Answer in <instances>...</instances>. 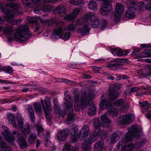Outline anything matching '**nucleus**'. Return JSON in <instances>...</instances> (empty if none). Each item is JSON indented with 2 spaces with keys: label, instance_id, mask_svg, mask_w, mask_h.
Returning a JSON list of instances; mask_svg holds the SVG:
<instances>
[{
  "label": "nucleus",
  "instance_id": "f257e3e1",
  "mask_svg": "<svg viewBox=\"0 0 151 151\" xmlns=\"http://www.w3.org/2000/svg\"><path fill=\"white\" fill-rule=\"evenodd\" d=\"M92 96L91 94L85 92L82 94L79 100V95L77 93H75L74 102L75 110L79 111L81 109H84L89 106L88 110V115L92 116L94 114L96 110L94 104L91 101Z\"/></svg>",
  "mask_w": 151,
  "mask_h": 151
},
{
  "label": "nucleus",
  "instance_id": "f03ea898",
  "mask_svg": "<svg viewBox=\"0 0 151 151\" xmlns=\"http://www.w3.org/2000/svg\"><path fill=\"white\" fill-rule=\"evenodd\" d=\"M31 35L27 26L25 25L17 29L14 35V39L20 42L26 41Z\"/></svg>",
  "mask_w": 151,
  "mask_h": 151
},
{
  "label": "nucleus",
  "instance_id": "7ed1b4c3",
  "mask_svg": "<svg viewBox=\"0 0 151 151\" xmlns=\"http://www.w3.org/2000/svg\"><path fill=\"white\" fill-rule=\"evenodd\" d=\"M41 103L47 120L48 121H50L52 119L50 111L52 110L50 101L47 98L44 100L42 99Z\"/></svg>",
  "mask_w": 151,
  "mask_h": 151
},
{
  "label": "nucleus",
  "instance_id": "20e7f679",
  "mask_svg": "<svg viewBox=\"0 0 151 151\" xmlns=\"http://www.w3.org/2000/svg\"><path fill=\"white\" fill-rule=\"evenodd\" d=\"M109 113H110L109 112L108 113H106L101 116V118L102 121L101 123V124L99 121L93 123L95 129L100 133H101V131H103L104 127H107L108 124L111 122L110 120L107 116V114Z\"/></svg>",
  "mask_w": 151,
  "mask_h": 151
},
{
  "label": "nucleus",
  "instance_id": "39448f33",
  "mask_svg": "<svg viewBox=\"0 0 151 151\" xmlns=\"http://www.w3.org/2000/svg\"><path fill=\"white\" fill-rule=\"evenodd\" d=\"M15 15L14 10H7L4 12L3 17L6 19V20L8 23L12 25L19 24L21 21L20 19H14L13 18Z\"/></svg>",
  "mask_w": 151,
  "mask_h": 151
},
{
  "label": "nucleus",
  "instance_id": "423d86ee",
  "mask_svg": "<svg viewBox=\"0 0 151 151\" xmlns=\"http://www.w3.org/2000/svg\"><path fill=\"white\" fill-rule=\"evenodd\" d=\"M102 3L100 12L103 15H106L113 9L112 0H100Z\"/></svg>",
  "mask_w": 151,
  "mask_h": 151
},
{
  "label": "nucleus",
  "instance_id": "0eeeda50",
  "mask_svg": "<svg viewBox=\"0 0 151 151\" xmlns=\"http://www.w3.org/2000/svg\"><path fill=\"white\" fill-rule=\"evenodd\" d=\"M101 98V100L99 103L100 108L102 109H106L110 114H111L114 109L112 105L107 99L104 97V95H102Z\"/></svg>",
  "mask_w": 151,
  "mask_h": 151
},
{
  "label": "nucleus",
  "instance_id": "6e6552de",
  "mask_svg": "<svg viewBox=\"0 0 151 151\" xmlns=\"http://www.w3.org/2000/svg\"><path fill=\"white\" fill-rule=\"evenodd\" d=\"M2 128L4 130V131L2 132V135L8 142L13 145L15 141L14 137L11 134L9 129L7 127L3 125L2 127Z\"/></svg>",
  "mask_w": 151,
  "mask_h": 151
},
{
  "label": "nucleus",
  "instance_id": "1a4fd4ad",
  "mask_svg": "<svg viewBox=\"0 0 151 151\" xmlns=\"http://www.w3.org/2000/svg\"><path fill=\"white\" fill-rule=\"evenodd\" d=\"M84 19L86 20H91V24L93 28H97L99 27V21L98 18L96 17L93 13H88L84 16Z\"/></svg>",
  "mask_w": 151,
  "mask_h": 151
},
{
  "label": "nucleus",
  "instance_id": "9d476101",
  "mask_svg": "<svg viewBox=\"0 0 151 151\" xmlns=\"http://www.w3.org/2000/svg\"><path fill=\"white\" fill-rule=\"evenodd\" d=\"M115 12L114 14V20L116 22L119 21L122 14L123 13L124 7V6L120 3H116L115 7Z\"/></svg>",
  "mask_w": 151,
  "mask_h": 151
},
{
  "label": "nucleus",
  "instance_id": "9b49d317",
  "mask_svg": "<svg viewBox=\"0 0 151 151\" xmlns=\"http://www.w3.org/2000/svg\"><path fill=\"white\" fill-rule=\"evenodd\" d=\"M134 119V116L132 114H129L121 116L118 118V120L120 124H127L132 122Z\"/></svg>",
  "mask_w": 151,
  "mask_h": 151
},
{
  "label": "nucleus",
  "instance_id": "f8f14e48",
  "mask_svg": "<svg viewBox=\"0 0 151 151\" xmlns=\"http://www.w3.org/2000/svg\"><path fill=\"white\" fill-rule=\"evenodd\" d=\"M128 131L134 137L139 138L141 134V131L139 128L138 125L134 124L132 125L128 129Z\"/></svg>",
  "mask_w": 151,
  "mask_h": 151
},
{
  "label": "nucleus",
  "instance_id": "ddd939ff",
  "mask_svg": "<svg viewBox=\"0 0 151 151\" xmlns=\"http://www.w3.org/2000/svg\"><path fill=\"white\" fill-rule=\"evenodd\" d=\"M41 0H22V3L24 6L30 8L37 6L40 3Z\"/></svg>",
  "mask_w": 151,
  "mask_h": 151
},
{
  "label": "nucleus",
  "instance_id": "4468645a",
  "mask_svg": "<svg viewBox=\"0 0 151 151\" xmlns=\"http://www.w3.org/2000/svg\"><path fill=\"white\" fill-rule=\"evenodd\" d=\"M17 141L20 148L24 149L27 147V143L22 134L18 133L17 136Z\"/></svg>",
  "mask_w": 151,
  "mask_h": 151
},
{
  "label": "nucleus",
  "instance_id": "2eb2a0df",
  "mask_svg": "<svg viewBox=\"0 0 151 151\" xmlns=\"http://www.w3.org/2000/svg\"><path fill=\"white\" fill-rule=\"evenodd\" d=\"M69 133V130L63 129L57 133V139L60 141H63L66 139Z\"/></svg>",
  "mask_w": 151,
  "mask_h": 151
},
{
  "label": "nucleus",
  "instance_id": "dca6fc26",
  "mask_svg": "<svg viewBox=\"0 0 151 151\" xmlns=\"http://www.w3.org/2000/svg\"><path fill=\"white\" fill-rule=\"evenodd\" d=\"M89 127L88 125L84 126L81 130L80 139L83 141L86 139L89 133Z\"/></svg>",
  "mask_w": 151,
  "mask_h": 151
},
{
  "label": "nucleus",
  "instance_id": "f3484780",
  "mask_svg": "<svg viewBox=\"0 0 151 151\" xmlns=\"http://www.w3.org/2000/svg\"><path fill=\"white\" fill-rule=\"evenodd\" d=\"M99 134L98 132H93V134L90 135L88 140L86 142V143L88 145H91L96 141L99 138Z\"/></svg>",
  "mask_w": 151,
  "mask_h": 151
},
{
  "label": "nucleus",
  "instance_id": "a211bd4d",
  "mask_svg": "<svg viewBox=\"0 0 151 151\" xmlns=\"http://www.w3.org/2000/svg\"><path fill=\"white\" fill-rule=\"evenodd\" d=\"M63 33V29L62 28L56 29L53 31L51 38L53 39H57L59 37L61 38V35Z\"/></svg>",
  "mask_w": 151,
  "mask_h": 151
},
{
  "label": "nucleus",
  "instance_id": "6ab92c4d",
  "mask_svg": "<svg viewBox=\"0 0 151 151\" xmlns=\"http://www.w3.org/2000/svg\"><path fill=\"white\" fill-rule=\"evenodd\" d=\"M27 109L29 112L28 114L32 122L34 123L35 122V117L34 114L35 111L32 106L30 105H28Z\"/></svg>",
  "mask_w": 151,
  "mask_h": 151
},
{
  "label": "nucleus",
  "instance_id": "aec40b11",
  "mask_svg": "<svg viewBox=\"0 0 151 151\" xmlns=\"http://www.w3.org/2000/svg\"><path fill=\"white\" fill-rule=\"evenodd\" d=\"M19 129L21 132L24 134L27 135L31 132V128L29 123L25 124L22 127H20Z\"/></svg>",
  "mask_w": 151,
  "mask_h": 151
},
{
  "label": "nucleus",
  "instance_id": "412c9836",
  "mask_svg": "<svg viewBox=\"0 0 151 151\" xmlns=\"http://www.w3.org/2000/svg\"><path fill=\"white\" fill-rule=\"evenodd\" d=\"M89 28L86 26H84L81 28H79L77 30L78 33H80L82 36H85L89 34Z\"/></svg>",
  "mask_w": 151,
  "mask_h": 151
},
{
  "label": "nucleus",
  "instance_id": "4be33fe9",
  "mask_svg": "<svg viewBox=\"0 0 151 151\" xmlns=\"http://www.w3.org/2000/svg\"><path fill=\"white\" fill-rule=\"evenodd\" d=\"M68 113V115L66 122L68 124H70L74 122L76 117V114L70 111Z\"/></svg>",
  "mask_w": 151,
  "mask_h": 151
},
{
  "label": "nucleus",
  "instance_id": "5701e85b",
  "mask_svg": "<svg viewBox=\"0 0 151 151\" xmlns=\"http://www.w3.org/2000/svg\"><path fill=\"white\" fill-rule=\"evenodd\" d=\"M7 119L9 121L10 124L13 125L14 127H17V125L16 124L15 117L13 114L9 113L7 114Z\"/></svg>",
  "mask_w": 151,
  "mask_h": 151
},
{
  "label": "nucleus",
  "instance_id": "b1692460",
  "mask_svg": "<svg viewBox=\"0 0 151 151\" xmlns=\"http://www.w3.org/2000/svg\"><path fill=\"white\" fill-rule=\"evenodd\" d=\"M104 141L102 140L100 142L97 141L94 146L95 151H102L103 148Z\"/></svg>",
  "mask_w": 151,
  "mask_h": 151
},
{
  "label": "nucleus",
  "instance_id": "393cba45",
  "mask_svg": "<svg viewBox=\"0 0 151 151\" xmlns=\"http://www.w3.org/2000/svg\"><path fill=\"white\" fill-rule=\"evenodd\" d=\"M80 12V10L78 8L75 9L73 12L67 16V19L69 20H71L75 19L77 16Z\"/></svg>",
  "mask_w": 151,
  "mask_h": 151
},
{
  "label": "nucleus",
  "instance_id": "a878e982",
  "mask_svg": "<svg viewBox=\"0 0 151 151\" xmlns=\"http://www.w3.org/2000/svg\"><path fill=\"white\" fill-rule=\"evenodd\" d=\"M15 30L16 28L13 26H7L4 29L3 32L9 35H11Z\"/></svg>",
  "mask_w": 151,
  "mask_h": 151
},
{
  "label": "nucleus",
  "instance_id": "bb28decb",
  "mask_svg": "<svg viewBox=\"0 0 151 151\" xmlns=\"http://www.w3.org/2000/svg\"><path fill=\"white\" fill-rule=\"evenodd\" d=\"M54 108L56 114H59L60 112V110L58 99L56 98L53 99Z\"/></svg>",
  "mask_w": 151,
  "mask_h": 151
},
{
  "label": "nucleus",
  "instance_id": "cd10ccee",
  "mask_svg": "<svg viewBox=\"0 0 151 151\" xmlns=\"http://www.w3.org/2000/svg\"><path fill=\"white\" fill-rule=\"evenodd\" d=\"M119 95V93L113 90L111 91L109 93V99L113 101L117 98Z\"/></svg>",
  "mask_w": 151,
  "mask_h": 151
},
{
  "label": "nucleus",
  "instance_id": "c85d7f7f",
  "mask_svg": "<svg viewBox=\"0 0 151 151\" xmlns=\"http://www.w3.org/2000/svg\"><path fill=\"white\" fill-rule=\"evenodd\" d=\"M0 146L2 150L4 151H12V148L8 146L6 143L3 141L0 142Z\"/></svg>",
  "mask_w": 151,
  "mask_h": 151
},
{
  "label": "nucleus",
  "instance_id": "c756f323",
  "mask_svg": "<svg viewBox=\"0 0 151 151\" xmlns=\"http://www.w3.org/2000/svg\"><path fill=\"white\" fill-rule=\"evenodd\" d=\"M37 139V135H36V134L31 133L29 134L28 142V143L30 144H34L35 142V140Z\"/></svg>",
  "mask_w": 151,
  "mask_h": 151
},
{
  "label": "nucleus",
  "instance_id": "7c9ffc66",
  "mask_svg": "<svg viewBox=\"0 0 151 151\" xmlns=\"http://www.w3.org/2000/svg\"><path fill=\"white\" fill-rule=\"evenodd\" d=\"M134 137L130 133V132L128 131V132L125 134V138L124 139H122L123 142L125 144L127 142L131 141L132 139V137Z\"/></svg>",
  "mask_w": 151,
  "mask_h": 151
},
{
  "label": "nucleus",
  "instance_id": "2f4dec72",
  "mask_svg": "<svg viewBox=\"0 0 151 151\" xmlns=\"http://www.w3.org/2000/svg\"><path fill=\"white\" fill-rule=\"evenodd\" d=\"M134 146V144L132 143L124 145L122 149V151H132Z\"/></svg>",
  "mask_w": 151,
  "mask_h": 151
},
{
  "label": "nucleus",
  "instance_id": "473e14b6",
  "mask_svg": "<svg viewBox=\"0 0 151 151\" xmlns=\"http://www.w3.org/2000/svg\"><path fill=\"white\" fill-rule=\"evenodd\" d=\"M119 139V136L117 132H114L112 134L111 142L112 144L116 143Z\"/></svg>",
  "mask_w": 151,
  "mask_h": 151
},
{
  "label": "nucleus",
  "instance_id": "72a5a7b5",
  "mask_svg": "<svg viewBox=\"0 0 151 151\" xmlns=\"http://www.w3.org/2000/svg\"><path fill=\"white\" fill-rule=\"evenodd\" d=\"M113 51L116 52L118 56H121L123 55H125L127 53L126 51H122L121 49L118 48H115L113 49Z\"/></svg>",
  "mask_w": 151,
  "mask_h": 151
},
{
  "label": "nucleus",
  "instance_id": "f704fd0d",
  "mask_svg": "<svg viewBox=\"0 0 151 151\" xmlns=\"http://www.w3.org/2000/svg\"><path fill=\"white\" fill-rule=\"evenodd\" d=\"M65 9L63 6H59L56 8L55 14H59L65 12Z\"/></svg>",
  "mask_w": 151,
  "mask_h": 151
},
{
  "label": "nucleus",
  "instance_id": "c9c22d12",
  "mask_svg": "<svg viewBox=\"0 0 151 151\" xmlns=\"http://www.w3.org/2000/svg\"><path fill=\"white\" fill-rule=\"evenodd\" d=\"M88 8L91 10H95L97 9L96 3L94 1H91L88 4Z\"/></svg>",
  "mask_w": 151,
  "mask_h": 151
},
{
  "label": "nucleus",
  "instance_id": "e433bc0d",
  "mask_svg": "<svg viewBox=\"0 0 151 151\" xmlns=\"http://www.w3.org/2000/svg\"><path fill=\"white\" fill-rule=\"evenodd\" d=\"M36 129L38 132V134L40 136V137H43L44 135L43 128L41 126L38 125L36 127Z\"/></svg>",
  "mask_w": 151,
  "mask_h": 151
},
{
  "label": "nucleus",
  "instance_id": "4c0bfd02",
  "mask_svg": "<svg viewBox=\"0 0 151 151\" xmlns=\"http://www.w3.org/2000/svg\"><path fill=\"white\" fill-rule=\"evenodd\" d=\"M135 17V13H133L132 12H129L127 11L125 14L124 17L126 19H129L133 18Z\"/></svg>",
  "mask_w": 151,
  "mask_h": 151
},
{
  "label": "nucleus",
  "instance_id": "58836bf2",
  "mask_svg": "<svg viewBox=\"0 0 151 151\" xmlns=\"http://www.w3.org/2000/svg\"><path fill=\"white\" fill-rule=\"evenodd\" d=\"M124 102V100L123 99H120L116 101L113 104L115 106H120L123 105Z\"/></svg>",
  "mask_w": 151,
  "mask_h": 151
},
{
  "label": "nucleus",
  "instance_id": "ea45409f",
  "mask_svg": "<svg viewBox=\"0 0 151 151\" xmlns=\"http://www.w3.org/2000/svg\"><path fill=\"white\" fill-rule=\"evenodd\" d=\"M52 5H45L43 6L41 10L44 12H49L52 10Z\"/></svg>",
  "mask_w": 151,
  "mask_h": 151
},
{
  "label": "nucleus",
  "instance_id": "a19ab883",
  "mask_svg": "<svg viewBox=\"0 0 151 151\" xmlns=\"http://www.w3.org/2000/svg\"><path fill=\"white\" fill-rule=\"evenodd\" d=\"M34 107L37 112H41L42 111V109L41 105L38 103L35 102L33 104Z\"/></svg>",
  "mask_w": 151,
  "mask_h": 151
},
{
  "label": "nucleus",
  "instance_id": "79ce46f5",
  "mask_svg": "<svg viewBox=\"0 0 151 151\" xmlns=\"http://www.w3.org/2000/svg\"><path fill=\"white\" fill-rule=\"evenodd\" d=\"M6 5L10 8H12L14 9H17L20 7L19 5L15 3H12L11 2H7L6 3Z\"/></svg>",
  "mask_w": 151,
  "mask_h": 151
},
{
  "label": "nucleus",
  "instance_id": "37998d69",
  "mask_svg": "<svg viewBox=\"0 0 151 151\" xmlns=\"http://www.w3.org/2000/svg\"><path fill=\"white\" fill-rule=\"evenodd\" d=\"M66 106L68 109V113L70 111H71V112H73V106L72 101H68Z\"/></svg>",
  "mask_w": 151,
  "mask_h": 151
},
{
  "label": "nucleus",
  "instance_id": "c03bdc74",
  "mask_svg": "<svg viewBox=\"0 0 151 151\" xmlns=\"http://www.w3.org/2000/svg\"><path fill=\"white\" fill-rule=\"evenodd\" d=\"M69 3L73 5H79L83 3L82 0H70L69 1Z\"/></svg>",
  "mask_w": 151,
  "mask_h": 151
},
{
  "label": "nucleus",
  "instance_id": "a18cd8bd",
  "mask_svg": "<svg viewBox=\"0 0 151 151\" xmlns=\"http://www.w3.org/2000/svg\"><path fill=\"white\" fill-rule=\"evenodd\" d=\"M76 25L74 24H71L68 25L65 29L66 31H73L76 28Z\"/></svg>",
  "mask_w": 151,
  "mask_h": 151
},
{
  "label": "nucleus",
  "instance_id": "49530a36",
  "mask_svg": "<svg viewBox=\"0 0 151 151\" xmlns=\"http://www.w3.org/2000/svg\"><path fill=\"white\" fill-rule=\"evenodd\" d=\"M78 129L77 127H75L72 128L70 131V134L72 135H80L78 133Z\"/></svg>",
  "mask_w": 151,
  "mask_h": 151
},
{
  "label": "nucleus",
  "instance_id": "de8ad7c7",
  "mask_svg": "<svg viewBox=\"0 0 151 151\" xmlns=\"http://www.w3.org/2000/svg\"><path fill=\"white\" fill-rule=\"evenodd\" d=\"M17 122L18 123L19 128L24 125L23 119L22 117L20 116L18 117L17 118Z\"/></svg>",
  "mask_w": 151,
  "mask_h": 151
},
{
  "label": "nucleus",
  "instance_id": "09e8293b",
  "mask_svg": "<svg viewBox=\"0 0 151 151\" xmlns=\"http://www.w3.org/2000/svg\"><path fill=\"white\" fill-rule=\"evenodd\" d=\"M88 145L86 142H84L82 146L83 151H90L91 150V148Z\"/></svg>",
  "mask_w": 151,
  "mask_h": 151
},
{
  "label": "nucleus",
  "instance_id": "8fccbe9b",
  "mask_svg": "<svg viewBox=\"0 0 151 151\" xmlns=\"http://www.w3.org/2000/svg\"><path fill=\"white\" fill-rule=\"evenodd\" d=\"M3 70L5 71L6 73H12L13 70V69L12 68L9 66L4 67Z\"/></svg>",
  "mask_w": 151,
  "mask_h": 151
},
{
  "label": "nucleus",
  "instance_id": "3c124183",
  "mask_svg": "<svg viewBox=\"0 0 151 151\" xmlns=\"http://www.w3.org/2000/svg\"><path fill=\"white\" fill-rule=\"evenodd\" d=\"M27 19L28 20V22L30 23H35L37 24L38 23L36 19L34 17H28L27 18Z\"/></svg>",
  "mask_w": 151,
  "mask_h": 151
},
{
  "label": "nucleus",
  "instance_id": "603ef678",
  "mask_svg": "<svg viewBox=\"0 0 151 151\" xmlns=\"http://www.w3.org/2000/svg\"><path fill=\"white\" fill-rule=\"evenodd\" d=\"M87 21H88V20H86L84 19V16L83 19L78 20L77 24L78 26H81L84 25L85 23V22Z\"/></svg>",
  "mask_w": 151,
  "mask_h": 151
},
{
  "label": "nucleus",
  "instance_id": "864d4df0",
  "mask_svg": "<svg viewBox=\"0 0 151 151\" xmlns=\"http://www.w3.org/2000/svg\"><path fill=\"white\" fill-rule=\"evenodd\" d=\"M122 86V84L118 83L115 84L112 88V90L115 91L119 90Z\"/></svg>",
  "mask_w": 151,
  "mask_h": 151
},
{
  "label": "nucleus",
  "instance_id": "5fc2aeb1",
  "mask_svg": "<svg viewBox=\"0 0 151 151\" xmlns=\"http://www.w3.org/2000/svg\"><path fill=\"white\" fill-rule=\"evenodd\" d=\"M127 7L128 8L127 11L129 12H132L133 13H135L137 11V10L134 7L130 6L129 5H127Z\"/></svg>",
  "mask_w": 151,
  "mask_h": 151
},
{
  "label": "nucleus",
  "instance_id": "6e6d98bb",
  "mask_svg": "<svg viewBox=\"0 0 151 151\" xmlns=\"http://www.w3.org/2000/svg\"><path fill=\"white\" fill-rule=\"evenodd\" d=\"M145 5V3L142 1L139 2L137 3V9H139V11L141 10L143 8Z\"/></svg>",
  "mask_w": 151,
  "mask_h": 151
},
{
  "label": "nucleus",
  "instance_id": "4d7b16f0",
  "mask_svg": "<svg viewBox=\"0 0 151 151\" xmlns=\"http://www.w3.org/2000/svg\"><path fill=\"white\" fill-rule=\"evenodd\" d=\"M80 136V135H72V136L71 137V142L73 143L76 142L78 140V138Z\"/></svg>",
  "mask_w": 151,
  "mask_h": 151
},
{
  "label": "nucleus",
  "instance_id": "13d9d810",
  "mask_svg": "<svg viewBox=\"0 0 151 151\" xmlns=\"http://www.w3.org/2000/svg\"><path fill=\"white\" fill-rule=\"evenodd\" d=\"M147 141L146 139H143L141 140L140 142L137 144V146L138 148H139L141 147L142 146V145L145 144V142H146Z\"/></svg>",
  "mask_w": 151,
  "mask_h": 151
},
{
  "label": "nucleus",
  "instance_id": "bf43d9fd",
  "mask_svg": "<svg viewBox=\"0 0 151 151\" xmlns=\"http://www.w3.org/2000/svg\"><path fill=\"white\" fill-rule=\"evenodd\" d=\"M128 59L127 58H117L116 59L115 61L116 62H120V63H125L128 61Z\"/></svg>",
  "mask_w": 151,
  "mask_h": 151
},
{
  "label": "nucleus",
  "instance_id": "052dcab7",
  "mask_svg": "<svg viewBox=\"0 0 151 151\" xmlns=\"http://www.w3.org/2000/svg\"><path fill=\"white\" fill-rule=\"evenodd\" d=\"M65 149L67 150H73L70 145L68 143L66 144L63 148V149Z\"/></svg>",
  "mask_w": 151,
  "mask_h": 151
},
{
  "label": "nucleus",
  "instance_id": "680f3d73",
  "mask_svg": "<svg viewBox=\"0 0 151 151\" xmlns=\"http://www.w3.org/2000/svg\"><path fill=\"white\" fill-rule=\"evenodd\" d=\"M38 22L37 23V24H36V25H33L32 27V29H34V31L35 32H36L37 31H38L40 29L39 26L38 25Z\"/></svg>",
  "mask_w": 151,
  "mask_h": 151
},
{
  "label": "nucleus",
  "instance_id": "e2e57ef3",
  "mask_svg": "<svg viewBox=\"0 0 151 151\" xmlns=\"http://www.w3.org/2000/svg\"><path fill=\"white\" fill-rule=\"evenodd\" d=\"M151 75V71L150 69L145 70L144 73V76H148Z\"/></svg>",
  "mask_w": 151,
  "mask_h": 151
},
{
  "label": "nucleus",
  "instance_id": "0e129e2a",
  "mask_svg": "<svg viewBox=\"0 0 151 151\" xmlns=\"http://www.w3.org/2000/svg\"><path fill=\"white\" fill-rule=\"evenodd\" d=\"M140 105L141 106H149V102L148 101H143L142 103H139Z\"/></svg>",
  "mask_w": 151,
  "mask_h": 151
},
{
  "label": "nucleus",
  "instance_id": "69168bd1",
  "mask_svg": "<svg viewBox=\"0 0 151 151\" xmlns=\"http://www.w3.org/2000/svg\"><path fill=\"white\" fill-rule=\"evenodd\" d=\"M49 139H46L45 142L44 143L45 145L47 147H49L51 145V142L49 140Z\"/></svg>",
  "mask_w": 151,
  "mask_h": 151
},
{
  "label": "nucleus",
  "instance_id": "338daca9",
  "mask_svg": "<svg viewBox=\"0 0 151 151\" xmlns=\"http://www.w3.org/2000/svg\"><path fill=\"white\" fill-rule=\"evenodd\" d=\"M140 46L142 48H149L151 47V45L148 44H144L141 45Z\"/></svg>",
  "mask_w": 151,
  "mask_h": 151
},
{
  "label": "nucleus",
  "instance_id": "774afa93",
  "mask_svg": "<svg viewBox=\"0 0 151 151\" xmlns=\"http://www.w3.org/2000/svg\"><path fill=\"white\" fill-rule=\"evenodd\" d=\"M70 33L69 32H65L64 34V39L67 40L70 37Z\"/></svg>",
  "mask_w": 151,
  "mask_h": 151
}]
</instances>
